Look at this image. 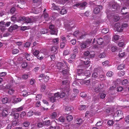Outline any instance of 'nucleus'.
Returning a JSON list of instances; mask_svg holds the SVG:
<instances>
[{"label": "nucleus", "mask_w": 129, "mask_h": 129, "mask_svg": "<svg viewBox=\"0 0 129 129\" xmlns=\"http://www.w3.org/2000/svg\"><path fill=\"white\" fill-rule=\"evenodd\" d=\"M25 20L27 23H31L36 21L35 18L32 19L27 18L25 19V17H20L18 21L19 22H21V21Z\"/></svg>", "instance_id": "obj_3"}, {"label": "nucleus", "mask_w": 129, "mask_h": 129, "mask_svg": "<svg viewBox=\"0 0 129 129\" xmlns=\"http://www.w3.org/2000/svg\"><path fill=\"white\" fill-rule=\"evenodd\" d=\"M30 124V123L28 121H26L24 122L22 126V128L23 129H28V127Z\"/></svg>", "instance_id": "obj_12"}, {"label": "nucleus", "mask_w": 129, "mask_h": 129, "mask_svg": "<svg viewBox=\"0 0 129 129\" xmlns=\"http://www.w3.org/2000/svg\"><path fill=\"white\" fill-rule=\"evenodd\" d=\"M98 6V7H95L94 10L93 12L95 14L98 13L100 12V8H102V6L101 5H99Z\"/></svg>", "instance_id": "obj_13"}, {"label": "nucleus", "mask_w": 129, "mask_h": 129, "mask_svg": "<svg viewBox=\"0 0 129 129\" xmlns=\"http://www.w3.org/2000/svg\"><path fill=\"white\" fill-rule=\"evenodd\" d=\"M118 46L120 47H122L124 45V42L123 41L119 42L118 44Z\"/></svg>", "instance_id": "obj_62"}, {"label": "nucleus", "mask_w": 129, "mask_h": 129, "mask_svg": "<svg viewBox=\"0 0 129 129\" xmlns=\"http://www.w3.org/2000/svg\"><path fill=\"white\" fill-rule=\"evenodd\" d=\"M125 121L127 124L129 123V115L126 116L125 118Z\"/></svg>", "instance_id": "obj_43"}, {"label": "nucleus", "mask_w": 129, "mask_h": 129, "mask_svg": "<svg viewBox=\"0 0 129 129\" xmlns=\"http://www.w3.org/2000/svg\"><path fill=\"white\" fill-rule=\"evenodd\" d=\"M21 99L20 98H15L12 101V102L14 103H17L20 102Z\"/></svg>", "instance_id": "obj_20"}, {"label": "nucleus", "mask_w": 129, "mask_h": 129, "mask_svg": "<svg viewBox=\"0 0 129 129\" xmlns=\"http://www.w3.org/2000/svg\"><path fill=\"white\" fill-rule=\"evenodd\" d=\"M97 42L98 44L99 45L102 44L104 42L103 39L102 38H99L97 40Z\"/></svg>", "instance_id": "obj_22"}, {"label": "nucleus", "mask_w": 129, "mask_h": 129, "mask_svg": "<svg viewBox=\"0 0 129 129\" xmlns=\"http://www.w3.org/2000/svg\"><path fill=\"white\" fill-rule=\"evenodd\" d=\"M86 106L84 105H81L79 107V109L80 110H84L86 108Z\"/></svg>", "instance_id": "obj_42"}, {"label": "nucleus", "mask_w": 129, "mask_h": 129, "mask_svg": "<svg viewBox=\"0 0 129 129\" xmlns=\"http://www.w3.org/2000/svg\"><path fill=\"white\" fill-rule=\"evenodd\" d=\"M52 96H54L55 98H59L60 97V94L59 92H57L56 93H55V94H51Z\"/></svg>", "instance_id": "obj_35"}, {"label": "nucleus", "mask_w": 129, "mask_h": 129, "mask_svg": "<svg viewBox=\"0 0 129 129\" xmlns=\"http://www.w3.org/2000/svg\"><path fill=\"white\" fill-rule=\"evenodd\" d=\"M125 74V72L124 71H121L118 72V75L120 77H122Z\"/></svg>", "instance_id": "obj_36"}, {"label": "nucleus", "mask_w": 129, "mask_h": 129, "mask_svg": "<svg viewBox=\"0 0 129 129\" xmlns=\"http://www.w3.org/2000/svg\"><path fill=\"white\" fill-rule=\"evenodd\" d=\"M34 113L32 111H30L28 112L27 116L28 117H30L32 116L33 114Z\"/></svg>", "instance_id": "obj_50"}, {"label": "nucleus", "mask_w": 129, "mask_h": 129, "mask_svg": "<svg viewBox=\"0 0 129 129\" xmlns=\"http://www.w3.org/2000/svg\"><path fill=\"white\" fill-rule=\"evenodd\" d=\"M114 26L117 30L118 32H121L123 30L122 24L119 23H116L115 24Z\"/></svg>", "instance_id": "obj_9"}, {"label": "nucleus", "mask_w": 129, "mask_h": 129, "mask_svg": "<svg viewBox=\"0 0 129 129\" xmlns=\"http://www.w3.org/2000/svg\"><path fill=\"white\" fill-rule=\"evenodd\" d=\"M73 93L71 95V99L73 100L77 96L79 92V91L77 89H74L73 90Z\"/></svg>", "instance_id": "obj_10"}, {"label": "nucleus", "mask_w": 129, "mask_h": 129, "mask_svg": "<svg viewBox=\"0 0 129 129\" xmlns=\"http://www.w3.org/2000/svg\"><path fill=\"white\" fill-rule=\"evenodd\" d=\"M77 123L78 124H80L82 123V120L81 118H79L77 119Z\"/></svg>", "instance_id": "obj_47"}, {"label": "nucleus", "mask_w": 129, "mask_h": 129, "mask_svg": "<svg viewBox=\"0 0 129 129\" xmlns=\"http://www.w3.org/2000/svg\"><path fill=\"white\" fill-rule=\"evenodd\" d=\"M58 38H56L54 39L53 40V42L54 44H57L58 43Z\"/></svg>", "instance_id": "obj_52"}, {"label": "nucleus", "mask_w": 129, "mask_h": 129, "mask_svg": "<svg viewBox=\"0 0 129 129\" xmlns=\"http://www.w3.org/2000/svg\"><path fill=\"white\" fill-rule=\"evenodd\" d=\"M44 124L46 126H48L50 125V120H46L44 122Z\"/></svg>", "instance_id": "obj_30"}, {"label": "nucleus", "mask_w": 129, "mask_h": 129, "mask_svg": "<svg viewBox=\"0 0 129 129\" xmlns=\"http://www.w3.org/2000/svg\"><path fill=\"white\" fill-rule=\"evenodd\" d=\"M41 105V102L40 101H38L35 104V106L36 107H40Z\"/></svg>", "instance_id": "obj_58"}, {"label": "nucleus", "mask_w": 129, "mask_h": 129, "mask_svg": "<svg viewBox=\"0 0 129 129\" xmlns=\"http://www.w3.org/2000/svg\"><path fill=\"white\" fill-rule=\"evenodd\" d=\"M52 9L53 10H57L59 11L60 10V9L59 7L56 6H55L54 4H53V6L52 7Z\"/></svg>", "instance_id": "obj_27"}, {"label": "nucleus", "mask_w": 129, "mask_h": 129, "mask_svg": "<svg viewBox=\"0 0 129 129\" xmlns=\"http://www.w3.org/2000/svg\"><path fill=\"white\" fill-rule=\"evenodd\" d=\"M109 31V29L108 28H106L103 29L102 30V32L103 33L107 34Z\"/></svg>", "instance_id": "obj_39"}, {"label": "nucleus", "mask_w": 129, "mask_h": 129, "mask_svg": "<svg viewBox=\"0 0 129 129\" xmlns=\"http://www.w3.org/2000/svg\"><path fill=\"white\" fill-rule=\"evenodd\" d=\"M40 52L38 50H36L33 52V54L35 56H38V55L39 53Z\"/></svg>", "instance_id": "obj_46"}, {"label": "nucleus", "mask_w": 129, "mask_h": 129, "mask_svg": "<svg viewBox=\"0 0 129 129\" xmlns=\"http://www.w3.org/2000/svg\"><path fill=\"white\" fill-rule=\"evenodd\" d=\"M122 84L124 85L126 84L128 82V80L127 79H125L123 80L122 82Z\"/></svg>", "instance_id": "obj_64"}, {"label": "nucleus", "mask_w": 129, "mask_h": 129, "mask_svg": "<svg viewBox=\"0 0 129 129\" xmlns=\"http://www.w3.org/2000/svg\"><path fill=\"white\" fill-rule=\"evenodd\" d=\"M76 55L74 54H72L70 56V58L72 59H74L75 58L76 56Z\"/></svg>", "instance_id": "obj_56"}, {"label": "nucleus", "mask_w": 129, "mask_h": 129, "mask_svg": "<svg viewBox=\"0 0 129 129\" xmlns=\"http://www.w3.org/2000/svg\"><path fill=\"white\" fill-rule=\"evenodd\" d=\"M111 50L113 52H115L117 50V47L116 46L112 47L111 48Z\"/></svg>", "instance_id": "obj_63"}, {"label": "nucleus", "mask_w": 129, "mask_h": 129, "mask_svg": "<svg viewBox=\"0 0 129 129\" xmlns=\"http://www.w3.org/2000/svg\"><path fill=\"white\" fill-rule=\"evenodd\" d=\"M74 24L73 22H69L65 26V28L67 31L72 30V28H74Z\"/></svg>", "instance_id": "obj_5"}, {"label": "nucleus", "mask_w": 129, "mask_h": 129, "mask_svg": "<svg viewBox=\"0 0 129 129\" xmlns=\"http://www.w3.org/2000/svg\"><path fill=\"white\" fill-rule=\"evenodd\" d=\"M91 43V41L87 40L81 44V47L82 48H87L89 46Z\"/></svg>", "instance_id": "obj_6"}, {"label": "nucleus", "mask_w": 129, "mask_h": 129, "mask_svg": "<svg viewBox=\"0 0 129 129\" xmlns=\"http://www.w3.org/2000/svg\"><path fill=\"white\" fill-rule=\"evenodd\" d=\"M23 56L25 57L27 60L28 61L30 60V55L27 52L24 53H23Z\"/></svg>", "instance_id": "obj_18"}, {"label": "nucleus", "mask_w": 129, "mask_h": 129, "mask_svg": "<svg viewBox=\"0 0 129 129\" xmlns=\"http://www.w3.org/2000/svg\"><path fill=\"white\" fill-rule=\"evenodd\" d=\"M18 120H16L14 121H13L12 123V124L13 126H16L18 124Z\"/></svg>", "instance_id": "obj_59"}, {"label": "nucleus", "mask_w": 129, "mask_h": 129, "mask_svg": "<svg viewBox=\"0 0 129 129\" xmlns=\"http://www.w3.org/2000/svg\"><path fill=\"white\" fill-rule=\"evenodd\" d=\"M106 55L104 53H102L100 54L99 57L100 58H104L105 57Z\"/></svg>", "instance_id": "obj_54"}, {"label": "nucleus", "mask_w": 129, "mask_h": 129, "mask_svg": "<svg viewBox=\"0 0 129 129\" xmlns=\"http://www.w3.org/2000/svg\"><path fill=\"white\" fill-rule=\"evenodd\" d=\"M67 13V11L65 9H62L61 10L60 12V13L62 15H63L64 14L66 13Z\"/></svg>", "instance_id": "obj_40"}, {"label": "nucleus", "mask_w": 129, "mask_h": 129, "mask_svg": "<svg viewBox=\"0 0 129 129\" xmlns=\"http://www.w3.org/2000/svg\"><path fill=\"white\" fill-rule=\"evenodd\" d=\"M17 112H15L13 113L12 112V109L11 112V115H13L14 118H17L19 117V114Z\"/></svg>", "instance_id": "obj_19"}, {"label": "nucleus", "mask_w": 129, "mask_h": 129, "mask_svg": "<svg viewBox=\"0 0 129 129\" xmlns=\"http://www.w3.org/2000/svg\"><path fill=\"white\" fill-rule=\"evenodd\" d=\"M49 28L50 29L49 31L51 34L57 35V29L54 25L52 24L50 25Z\"/></svg>", "instance_id": "obj_4"}, {"label": "nucleus", "mask_w": 129, "mask_h": 129, "mask_svg": "<svg viewBox=\"0 0 129 129\" xmlns=\"http://www.w3.org/2000/svg\"><path fill=\"white\" fill-rule=\"evenodd\" d=\"M65 66L64 65L63 63L61 62H57V67L58 69L60 70L64 68Z\"/></svg>", "instance_id": "obj_11"}, {"label": "nucleus", "mask_w": 129, "mask_h": 129, "mask_svg": "<svg viewBox=\"0 0 129 129\" xmlns=\"http://www.w3.org/2000/svg\"><path fill=\"white\" fill-rule=\"evenodd\" d=\"M125 67V65L123 64L119 65L117 67V69L119 70H121L124 69Z\"/></svg>", "instance_id": "obj_25"}, {"label": "nucleus", "mask_w": 129, "mask_h": 129, "mask_svg": "<svg viewBox=\"0 0 129 129\" xmlns=\"http://www.w3.org/2000/svg\"><path fill=\"white\" fill-rule=\"evenodd\" d=\"M73 117L72 115H68L67 117V121L70 122L72 121L73 119Z\"/></svg>", "instance_id": "obj_23"}, {"label": "nucleus", "mask_w": 129, "mask_h": 129, "mask_svg": "<svg viewBox=\"0 0 129 129\" xmlns=\"http://www.w3.org/2000/svg\"><path fill=\"white\" fill-rule=\"evenodd\" d=\"M113 117H120L119 120H115V121L118 122L123 118V112L121 110H117L116 112L114 113V115H113Z\"/></svg>", "instance_id": "obj_2"}, {"label": "nucleus", "mask_w": 129, "mask_h": 129, "mask_svg": "<svg viewBox=\"0 0 129 129\" xmlns=\"http://www.w3.org/2000/svg\"><path fill=\"white\" fill-rule=\"evenodd\" d=\"M79 32L78 30H77L75 31L74 33V35L76 37H78L79 36Z\"/></svg>", "instance_id": "obj_57"}, {"label": "nucleus", "mask_w": 129, "mask_h": 129, "mask_svg": "<svg viewBox=\"0 0 129 129\" xmlns=\"http://www.w3.org/2000/svg\"><path fill=\"white\" fill-rule=\"evenodd\" d=\"M87 4V3L86 2H83L82 3H78L74 5L73 7L75 8H76L75 7H76L82 9V8H84Z\"/></svg>", "instance_id": "obj_8"}, {"label": "nucleus", "mask_w": 129, "mask_h": 129, "mask_svg": "<svg viewBox=\"0 0 129 129\" xmlns=\"http://www.w3.org/2000/svg\"><path fill=\"white\" fill-rule=\"evenodd\" d=\"M98 74L96 72H94L93 73L92 76V79H94L98 76Z\"/></svg>", "instance_id": "obj_37"}, {"label": "nucleus", "mask_w": 129, "mask_h": 129, "mask_svg": "<svg viewBox=\"0 0 129 129\" xmlns=\"http://www.w3.org/2000/svg\"><path fill=\"white\" fill-rule=\"evenodd\" d=\"M106 95V93L102 92L100 93L99 94V96H100L101 99H103L105 98Z\"/></svg>", "instance_id": "obj_28"}, {"label": "nucleus", "mask_w": 129, "mask_h": 129, "mask_svg": "<svg viewBox=\"0 0 129 129\" xmlns=\"http://www.w3.org/2000/svg\"><path fill=\"white\" fill-rule=\"evenodd\" d=\"M14 92V90L12 88L10 89L8 91V93L9 94H13Z\"/></svg>", "instance_id": "obj_53"}, {"label": "nucleus", "mask_w": 129, "mask_h": 129, "mask_svg": "<svg viewBox=\"0 0 129 129\" xmlns=\"http://www.w3.org/2000/svg\"><path fill=\"white\" fill-rule=\"evenodd\" d=\"M113 110V108L111 109L110 108H108L106 109V111L108 113L111 112V113H112L111 112H112Z\"/></svg>", "instance_id": "obj_38"}, {"label": "nucleus", "mask_w": 129, "mask_h": 129, "mask_svg": "<svg viewBox=\"0 0 129 129\" xmlns=\"http://www.w3.org/2000/svg\"><path fill=\"white\" fill-rule=\"evenodd\" d=\"M23 109V107L21 106L17 108H15L12 109V112L13 113L14 112H18L21 111Z\"/></svg>", "instance_id": "obj_17"}, {"label": "nucleus", "mask_w": 129, "mask_h": 129, "mask_svg": "<svg viewBox=\"0 0 129 129\" xmlns=\"http://www.w3.org/2000/svg\"><path fill=\"white\" fill-rule=\"evenodd\" d=\"M23 96L24 97H25L29 95L30 94L29 92H27V91L25 90L23 91L22 93Z\"/></svg>", "instance_id": "obj_16"}, {"label": "nucleus", "mask_w": 129, "mask_h": 129, "mask_svg": "<svg viewBox=\"0 0 129 129\" xmlns=\"http://www.w3.org/2000/svg\"><path fill=\"white\" fill-rule=\"evenodd\" d=\"M125 54V53L124 52H120V53L119 54V57H122Z\"/></svg>", "instance_id": "obj_60"}, {"label": "nucleus", "mask_w": 129, "mask_h": 129, "mask_svg": "<svg viewBox=\"0 0 129 129\" xmlns=\"http://www.w3.org/2000/svg\"><path fill=\"white\" fill-rule=\"evenodd\" d=\"M65 118L63 116H61L58 118V120L61 122H63L65 121Z\"/></svg>", "instance_id": "obj_31"}, {"label": "nucleus", "mask_w": 129, "mask_h": 129, "mask_svg": "<svg viewBox=\"0 0 129 129\" xmlns=\"http://www.w3.org/2000/svg\"><path fill=\"white\" fill-rule=\"evenodd\" d=\"M119 38V36L118 35H115L113 37V39L115 40H117Z\"/></svg>", "instance_id": "obj_48"}, {"label": "nucleus", "mask_w": 129, "mask_h": 129, "mask_svg": "<svg viewBox=\"0 0 129 129\" xmlns=\"http://www.w3.org/2000/svg\"><path fill=\"white\" fill-rule=\"evenodd\" d=\"M73 107L71 106L67 107L65 108L66 110L67 111H73Z\"/></svg>", "instance_id": "obj_26"}, {"label": "nucleus", "mask_w": 129, "mask_h": 129, "mask_svg": "<svg viewBox=\"0 0 129 129\" xmlns=\"http://www.w3.org/2000/svg\"><path fill=\"white\" fill-rule=\"evenodd\" d=\"M48 30L46 29H43L40 31V33L41 34H46Z\"/></svg>", "instance_id": "obj_33"}, {"label": "nucleus", "mask_w": 129, "mask_h": 129, "mask_svg": "<svg viewBox=\"0 0 129 129\" xmlns=\"http://www.w3.org/2000/svg\"><path fill=\"white\" fill-rule=\"evenodd\" d=\"M107 123L108 125L111 126L113 124L114 122L112 120H109L107 122Z\"/></svg>", "instance_id": "obj_44"}, {"label": "nucleus", "mask_w": 129, "mask_h": 129, "mask_svg": "<svg viewBox=\"0 0 129 129\" xmlns=\"http://www.w3.org/2000/svg\"><path fill=\"white\" fill-rule=\"evenodd\" d=\"M51 94V93H49V94L48 95V97L50 98V101L52 102V103H53L55 102L56 101L55 98L54 96H52L51 97H50L49 96V95Z\"/></svg>", "instance_id": "obj_24"}, {"label": "nucleus", "mask_w": 129, "mask_h": 129, "mask_svg": "<svg viewBox=\"0 0 129 129\" xmlns=\"http://www.w3.org/2000/svg\"><path fill=\"white\" fill-rule=\"evenodd\" d=\"M113 75V73L111 71L108 72L106 74L107 76L109 77H111Z\"/></svg>", "instance_id": "obj_32"}, {"label": "nucleus", "mask_w": 129, "mask_h": 129, "mask_svg": "<svg viewBox=\"0 0 129 129\" xmlns=\"http://www.w3.org/2000/svg\"><path fill=\"white\" fill-rule=\"evenodd\" d=\"M66 43L64 42H61L60 45V48H62L64 47L65 46Z\"/></svg>", "instance_id": "obj_51"}, {"label": "nucleus", "mask_w": 129, "mask_h": 129, "mask_svg": "<svg viewBox=\"0 0 129 129\" xmlns=\"http://www.w3.org/2000/svg\"><path fill=\"white\" fill-rule=\"evenodd\" d=\"M8 121V120H0V128L3 127L5 126L6 124V123L8 122L7 121Z\"/></svg>", "instance_id": "obj_14"}, {"label": "nucleus", "mask_w": 129, "mask_h": 129, "mask_svg": "<svg viewBox=\"0 0 129 129\" xmlns=\"http://www.w3.org/2000/svg\"><path fill=\"white\" fill-rule=\"evenodd\" d=\"M30 45V43L29 42L26 43L24 44V47L26 48H28Z\"/></svg>", "instance_id": "obj_49"}, {"label": "nucleus", "mask_w": 129, "mask_h": 129, "mask_svg": "<svg viewBox=\"0 0 129 129\" xmlns=\"http://www.w3.org/2000/svg\"><path fill=\"white\" fill-rule=\"evenodd\" d=\"M109 63V61L108 60H106L105 61L103 62L102 63V64L104 66H106Z\"/></svg>", "instance_id": "obj_61"}, {"label": "nucleus", "mask_w": 129, "mask_h": 129, "mask_svg": "<svg viewBox=\"0 0 129 129\" xmlns=\"http://www.w3.org/2000/svg\"><path fill=\"white\" fill-rule=\"evenodd\" d=\"M58 47L57 46L52 47L51 48V51L52 53L56 54L58 52Z\"/></svg>", "instance_id": "obj_15"}, {"label": "nucleus", "mask_w": 129, "mask_h": 129, "mask_svg": "<svg viewBox=\"0 0 129 129\" xmlns=\"http://www.w3.org/2000/svg\"><path fill=\"white\" fill-rule=\"evenodd\" d=\"M63 92H62L60 94V97L61 98H63L64 96L66 94L67 95H69V94H70L71 91H70V93L69 94H68L67 93H66V91H63Z\"/></svg>", "instance_id": "obj_21"}, {"label": "nucleus", "mask_w": 129, "mask_h": 129, "mask_svg": "<svg viewBox=\"0 0 129 129\" xmlns=\"http://www.w3.org/2000/svg\"><path fill=\"white\" fill-rule=\"evenodd\" d=\"M8 112L6 110H4L2 111V115L3 116L5 117L8 115Z\"/></svg>", "instance_id": "obj_29"}, {"label": "nucleus", "mask_w": 129, "mask_h": 129, "mask_svg": "<svg viewBox=\"0 0 129 129\" xmlns=\"http://www.w3.org/2000/svg\"><path fill=\"white\" fill-rule=\"evenodd\" d=\"M70 81L69 80H65L62 82V85H65L63 88V91H66L68 94L70 92L71 89L69 85Z\"/></svg>", "instance_id": "obj_1"}, {"label": "nucleus", "mask_w": 129, "mask_h": 129, "mask_svg": "<svg viewBox=\"0 0 129 129\" xmlns=\"http://www.w3.org/2000/svg\"><path fill=\"white\" fill-rule=\"evenodd\" d=\"M8 100L7 98H5L2 99V101L3 104H5L7 103Z\"/></svg>", "instance_id": "obj_34"}, {"label": "nucleus", "mask_w": 129, "mask_h": 129, "mask_svg": "<svg viewBox=\"0 0 129 129\" xmlns=\"http://www.w3.org/2000/svg\"><path fill=\"white\" fill-rule=\"evenodd\" d=\"M27 66V63L26 62H23L21 64V67L23 68H26Z\"/></svg>", "instance_id": "obj_45"}, {"label": "nucleus", "mask_w": 129, "mask_h": 129, "mask_svg": "<svg viewBox=\"0 0 129 129\" xmlns=\"http://www.w3.org/2000/svg\"><path fill=\"white\" fill-rule=\"evenodd\" d=\"M19 51V50L18 49H14L13 50L12 53L13 54H16L18 53Z\"/></svg>", "instance_id": "obj_41"}, {"label": "nucleus", "mask_w": 129, "mask_h": 129, "mask_svg": "<svg viewBox=\"0 0 129 129\" xmlns=\"http://www.w3.org/2000/svg\"><path fill=\"white\" fill-rule=\"evenodd\" d=\"M73 52V54H75L76 55L78 53V49L76 48V47H75L74 48Z\"/></svg>", "instance_id": "obj_55"}, {"label": "nucleus", "mask_w": 129, "mask_h": 129, "mask_svg": "<svg viewBox=\"0 0 129 129\" xmlns=\"http://www.w3.org/2000/svg\"><path fill=\"white\" fill-rule=\"evenodd\" d=\"M84 54L85 56H87L89 55L90 58L93 57L94 56V52L93 51L89 52L88 50L85 51L84 52Z\"/></svg>", "instance_id": "obj_7"}]
</instances>
